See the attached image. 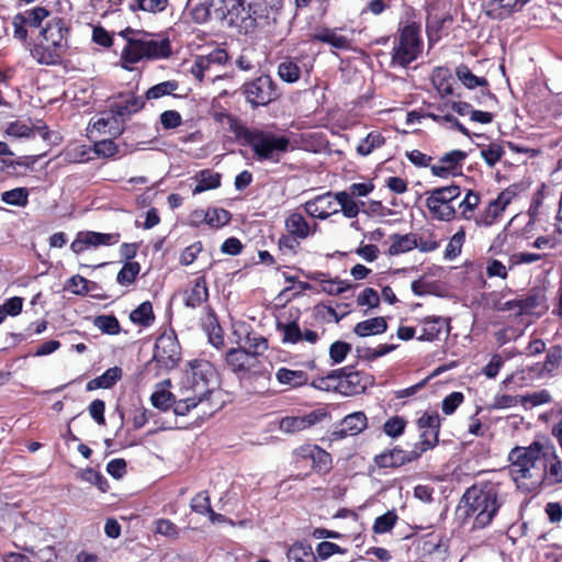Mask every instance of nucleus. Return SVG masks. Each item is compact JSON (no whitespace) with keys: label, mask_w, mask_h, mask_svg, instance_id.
<instances>
[{"label":"nucleus","mask_w":562,"mask_h":562,"mask_svg":"<svg viewBox=\"0 0 562 562\" xmlns=\"http://www.w3.org/2000/svg\"><path fill=\"white\" fill-rule=\"evenodd\" d=\"M546 442H533L529 447H515L508 454L509 471L519 488L536 491L547 475L544 458Z\"/></svg>","instance_id":"1"},{"label":"nucleus","mask_w":562,"mask_h":562,"mask_svg":"<svg viewBox=\"0 0 562 562\" xmlns=\"http://www.w3.org/2000/svg\"><path fill=\"white\" fill-rule=\"evenodd\" d=\"M229 131L241 145L250 146L259 160L279 162L290 148V139L260 128H249L231 114H224Z\"/></svg>","instance_id":"2"},{"label":"nucleus","mask_w":562,"mask_h":562,"mask_svg":"<svg viewBox=\"0 0 562 562\" xmlns=\"http://www.w3.org/2000/svg\"><path fill=\"white\" fill-rule=\"evenodd\" d=\"M461 504H463L465 516L473 518V527L485 528L504 504L501 484L491 481L475 483L467 488Z\"/></svg>","instance_id":"3"},{"label":"nucleus","mask_w":562,"mask_h":562,"mask_svg":"<svg viewBox=\"0 0 562 562\" xmlns=\"http://www.w3.org/2000/svg\"><path fill=\"white\" fill-rule=\"evenodd\" d=\"M181 381V393H191L204 403L209 402L218 385L214 366L206 360H193Z\"/></svg>","instance_id":"4"},{"label":"nucleus","mask_w":562,"mask_h":562,"mask_svg":"<svg viewBox=\"0 0 562 562\" xmlns=\"http://www.w3.org/2000/svg\"><path fill=\"white\" fill-rule=\"evenodd\" d=\"M171 54L170 42L168 38H151L143 36L140 38L128 40L122 52L123 67L131 69L127 64H135L143 58L160 59L167 58Z\"/></svg>","instance_id":"5"},{"label":"nucleus","mask_w":562,"mask_h":562,"mask_svg":"<svg viewBox=\"0 0 562 562\" xmlns=\"http://www.w3.org/2000/svg\"><path fill=\"white\" fill-rule=\"evenodd\" d=\"M423 43L420 40V29L415 24H409L401 30L397 43L393 47V66L406 67L422 53Z\"/></svg>","instance_id":"6"},{"label":"nucleus","mask_w":562,"mask_h":562,"mask_svg":"<svg viewBox=\"0 0 562 562\" xmlns=\"http://www.w3.org/2000/svg\"><path fill=\"white\" fill-rule=\"evenodd\" d=\"M460 194L461 189L459 186H447L431 190L426 199V206L430 215L438 221H451L456 216V209L452 202Z\"/></svg>","instance_id":"7"},{"label":"nucleus","mask_w":562,"mask_h":562,"mask_svg":"<svg viewBox=\"0 0 562 562\" xmlns=\"http://www.w3.org/2000/svg\"><path fill=\"white\" fill-rule=\"evenodd\" d=\"M241 92L252 109L268 105L278 98L276 85L268 75L245 82Z\"/></svg>","instance_id":"8"},{"label":"nucleus","mask_w":562,"mask_h":562,"mask_svg":"<svg viewBox=\"0 0 562 562\" xmlns=\"http://www.w3.org/2000/svg\"><path fill=\"white\" fill-rule=\"evenodd\" d=\"M180 359V347L177 339L167 334L160 335L155 344L153 360L160 368L170 370L175 368Z\"/></svg>","instance_id":"9"},{"label":"nucleus","mask_w":562,"mask_h":562,"mask_svg":"<svg viewBox=\"0 0 562 562\" xmlns=\"http://www.w3.org/2000/svg\"><path fill=\"white\" fill-rule=\"evenodd\" d=\"M285 0H252L248 10L251 15V25L268 26L277 23Z\"/></svg>","instance_id":"10"},{"label":"nucleus","mask_w":562,"mask_h":562,"mask_svg":"<svg viewBox=\"0 0 562 562\" xmlns=\"http://www.w3.org/2000/svg\"><path fill=\"white\" fill-rule=\"evenodd\" d=\"M226 366L234 373H260L259 360L246 348H231L225 355Z\"/></svg>","instance_id":"11"},{"label":"nucleus","mask_w":562,"mask_h":562,"mask_svg":"<svg viewBox=\"0 0 562 562\" xmlns=\"http://www.w3.org/2000/svg\"><path fill=\"white\" fill-rule=\"evenodd\" d=\"M515 196L516 193L512 189H505L502 191L495 200L488 203L484 212L475 218L476 225H493L501 217L505 209L510 204Z\"/></svg>","instance_id":"12"},{"label":"nucleus","mask_w":562,"mask_h":562,"mask_svg":"<svg viewBox=\"0 0 562 562\" xmlns=\"http://www.w3.org/2000/svg\"><path fill=\"white\" fill-rule=\"evenodd\" d=\"M120 234H104L97 232H79L75 240L70 245V249L75 254H81L90 247H99L101 245H114L120 240Z\"/></svg>","instance_id":"13"},{"label":"nucleus","mask_w":562,"mask_h":562,"mask_svg":"<svg viewBox=\"0 0 562 562\" xmlns=\"http://www.w3.org/2000/svg\"><path fill=\"white\" fill-rule=\"evenodd\" d=\"M305 212L319 220H326L330 215L338 213V199L336 193L326 192L319 194L304 204Z\"/></svg>","instance_id":"14"},{"label":"nucleus","mask_w":562,"mask_h":562,"mask_svg":"<svg viewBox=\"0 0 562 562\" xmlns=\"http://www.w3.org/2000/svg\"><path fill=\"white\" fill-rule=\"evenodd\" d=\"M276 326L277 330L282 335L281 340L283 344L294 345L301 341H306L313 345L319 339L317 331L312 329L302 330L295 321H289L286 323L278 321Z\"/></svg>","instance_id":"15"},{"label":"nucleus","mask_w":562,"mask_h":562,"mask_svg":"<svg viewBox=\"0 0 562 562\" xmlns=\"http://www.w3.org/2000/svg\"><path fill=\"white\" fill-rule=\"evenodd\" d=\"M68 35L69 29L60 18L49 20L40 32V36L45 43L52 44L63 52H66L69 47Z\"/></svg>","instance_id":"16"},{"label":"nucleus","mask_w":562,"mask_h":562,"mask_svg":"<svg viewBox=\"0 0 562 562\" xmlns=\"http://www.w3.org/2000/svg\"><path fill=\"white\" fill-rule=\"evenodd\" d=\"M467 153L454 149L446 153L439 158L438 164L431 165V173L439 178L454 176L461 170L462 161L467 158Z\"/></svg>","instance_id":"17"},{"label":"nucleus","mask_w":562,"mask_h":562,"mask_svg":"<svg viewBox=\"0 0 562 562\" xmlns=\"http://www.w3.org/2000/svg\"><path fill=\"white\" fill-rule=\"evenodd\" d=\"M562 361V349L559 346L550 348L543 362L528 367L531 378L543 380L553 376Z\"/></svg>","instance_id":"18"},{"label":"nucleus","mask_w":562,"mask_h":562,"mask_svg":"<svg viewBox=\"0 0 562 562\" xmlns=\"http://www.w3.org/2000/svg\"><path fill=\"white\" fill-rule=\"evenodd\" d=\"M418 459V452L403 450L398 447L375 456L374 463L379 468L402 467Z\"/></svg>","instance_id":"19"},{"label":"nucleus","mask_w":562,"mask_h":562,"mask_svg":"<svg viewBox=\"0 0 562 562\" xmlns=\"http://www.w3.org/2000/svg\"><path fill=\"white\" fill-rule=\"evenodd\" d=\"M368 426V419L363 412H355L347 415L333 432L335 439H342L347 436H356L362 432Z\"/></svg>","instance_id":"20"},{"label":"nucleus","mask_w":562,"mask_h":562,"mask_svg":"<svg viewBox=\"0 0 562 562\" xmlns=\"http://www.w3.org/2000/svg\"><path fill=\"white\" fill-rule=\"evenodd\" d=\"M547 454L544 458L547 475L542 485L551 486L562 483V461L560 460L555 447L546 442Z\"/></svg>","instance_id":"21"},{"label":"nucleus","mask_w":562,"mask_h":562,"mask_svg":"<svg viewBox=\"0 0 562 562\" xmlns=\"http://www.w3.org/2000/svg\"><path fill=\"white\" fill-rule=\"evenodd\" d=\"M64 53L65 52L57 49L52 44L45 43L43 40L30 47L31 56L40 65L46 66L59 65L61 63Z\"/></svg>","instance_id":"22"},{"label":"nucleus","mask_w":562,"mask_h":562,"mask_svg":"<svg viewBox=\"0 0 562 562\" xmlns=\"http://www.w3.org/2000/svg\"><path fill=\"white\" fill-rule=\"evenodd\" d=\"M319 420V415L312 412L304 416H288L280 420L279 428L286 434H295L302 431Z\"/></svg>","instance_id":"23"},{"label":"nucleus","mask_w":562,"mask_h":562,"mask_svg":"<svg viewBox=\"0 0 562 562\" xmlns=\"http://www.w3.org/2000/svg\"><path fill=\"white\" fill-rule=\"evenodd\" d=\"M422 334L417 337L418 340L434 341L446 329L449 333V321L440 316H429L423 319Z\"/></svg>","instance_id":"24"},{"label":"nucleus","mask_w":562,"mask_h":562,"mask_svg":"<svg viewBox=\"0 0 562 562\" xmlns=\"http://www.w3.org/2000/svg\"><path fill=\"white\" fill-rule=\"evenodd\" d=\"M145 101L140 97H135L133 94L126 97V99L115 102L111 104L110 109L112 113L117 117V121L122 125L126 117L131 114L138 112L144 108Z\"/></svg>","instance_id":"25"},{"label":"nucleus","mask_w":562,"mask_h":562,"mask_svg":"<svg viewBox=\"0 0 562 562\" xmlns=\"http://www.w3.org/2000/svg\"><path fill=\"white\" fill-rule=\"evenodd\" d=\"M519 313L529 315H541L548 310L547 300L543 291L537 290L519 300Z\"/></svg>","instance_id":"26"},{"label":"nucleus","mask_w":562,"mask_h":562,"mask_svg":"<svg viewBox=\"0 0 562 562\" xmlns=\"http://www.w3.org/2000/svg\"><path fill=\"white\" fill-rule=\"evenodd\" d=\"M184 304L188 307L196 308L209 299V290L204 277H198L190 290L184 292Z\"/></svg>","instance_id":"27"},{"label":"nucleus","mask_w":562,"mask_h":562,"mask_svg":"<svg viewBox=\"0 0 562 562\" xmlns=\"http://www.w3.org/2000/svg\"><path fill=\"white\" fill-rule=\"evenodd\" d=\"M391 245L387 249L390 256H398L417 247V234H393L390 236Z\"/></svg>","instance_id":"28"},{"label":"nucleus","mask_w":562,"mask_h":562,"mask_svg":"<svg viewBox=\"0 0 562 562\" xmlns=\"http://www.w3.org/2000/svg\"><path fill=\"white\" fill-rule=\"evenodd\" d=\"M251 5L250 0H233L228 1V15L225 20L229 26L236 25L238 22L249 20L251 22L252 13L249 12L248 7Z\"/></svg>","instance_id":"29"},{"label":"nucleus","mask_w":562,"mask_h":562,"mask_svg":"<svg viewBox=\"0 0 562 562\" xmlns=\"http://www.w3.org/2000/svg\"><path fill=\"white\" fill-rule=\"evenodd\" d=\"M91 126L92 130L99 133H109L113 136L120 135L123 131L122 125L111 109L109 113H103L101 116L93 119Z\"/></svg>","instance_id":"30"},{"label":"nucleus","mask_w":562,"mask_h":562,"mask_svg":"<svg viewBox=\"0 0 562 562\" xmlns=\"http://www.w3.org/2000/svg\"><path fill=\"white\" fill-rule=\"evenodd\" d=\"M387 324L384 317L378 316L359 322L353 327V333L359 337H368L385 333Z\"/></svg>","instance_id":"31"},{"label":"nucleus","mask_w":562,"mask_h":562,"mask_svg":"<svg viewBox=\"0 0 562 562\" xmlns=\"http://www.w3.org/2000/svg\"><path fill=\"white\" fill-rule=\"evenodd\" d=\"M222 176L218 172H214L210 169H204L196 173V184L192 189V194L196 195L207 190L217 189L221 186Z\"/></svg>","instance_id":"32"},{"label":"nucleus","mask_w":562,"mask_h":562,"mask_svg":"<svg viewBox=\"0 0 562 562\" xmlns=\"http://www.w3.org/2000/svg\"><path fill=\"white\" fill-rule=\"evenodd\" d=\"M284 224L288 233L299 239L307 238L311 233L308 223L304 216L297 212L290 213Z\"/></svg>","instance_id":"33"},{"label":"nucleus","mask_w":562,"mask_h":562,"mask_svg":"<svg viewBox=\"0 0 562 562\" xmlns=\"http://www.w3.org/2000/svg\"><path fill=\"white\" fill-rule=\"evenodd\" d=\"M277 380L284 385L291 387H299L307 383V373L302 370H290L286 368H280L276 373Z\"/></svg>","instance_id":"34"},{"label":"nucleus","mask_w":562,"mask_h":562,"mask_svg":"<svg viewBox=\"0 0 562 562\" xmlns=\"http://www.w3.org/2000/svg\"><path fill=\"white\" fill-rule=\"evenodd\" d=\"M315 41L331 45L337 49H348L350 47V41L340 34H337L334 30L324 29L313 35Z\"/></svg>","instance_id":"35"},{"label":"nucleus","mask_w":562,"mask_h":562,"mask_svg":"<svg viewBox=\"0 0 562 562\" xmlns=\"http://www.w3.org/2000/svg\"><path fill=\"white\" fill-rule=\"evenodd\" d=\"M38 133L44 139L47 138L48 132L46 131V126L42 127H32L26 123L15 121L9 124L7 128V134L14 137H32L35 133Z\"/></svg>","instance_id":"36"},{"label":"nucleus","mask_w":562,"mask_h":562,"mask_svg":"<svg viewBox=\"0 0 562 562\" xmlns=\"http://www.w3.org/2000/svg\"><path fill=\"white\" fill-rule=\"evenodd\" d=\"M451 75L447 68L437 67L431 76V80L437 88L438 92L442 95H450L453 93L452 86L450 83Z\"/></svg>","instance_id":"37"},{"label":"nucleus","mask_w":562,"mask_h":562,"mask_svg":"<svg viewBox=\"0 0 562 562\" xmlns=\"http://www.w3.org/2000/svg\"><path fill=\"white\" fill-rule=\"evenodd\" d=\"M278 76L284 82L293 83L300 79L301 68L295 60L286 58L279 64Z\"/></svg>","instance_id":"38"},{"label":"nucleus","mask_w":562,"mask_h":562,"mask_svg":"<svg viewBox=\"0 0 562 562\" xmlns=\"http://www.w3.org/2000/svg\"><path fill=\"white\" fill-rule=\"evenodd\" d=\"M456 76L468 89L487 86V80L484 77L475 76L467 65L458 66L456 69Z\"/></svg>","instance_id":"39"},{"label":"nucleus","mask_w":562,"mask_h":562,"mask_svg":"<svg viewBox=\"0 0 562 562\" xmlns=\"http://www.w3.org/2000/svg\"><path fill=\"white\" fill-rule=\"evenodd\" d=\"M289 562H316L310 544L294 543L286 553Z\"/></svg>","instance_id":"40"},{"label":"nucleus","mask_w":562,"mask_h":562,"mask_svg":"<svg viewBox=\"0 0 562 562\" xmlns=\"http://www.w3.org/2000/svg\"><path fill=\"white\" fill-rule=\"evenodd\" d=\"M130 319L134 324L145 327L149 326L155 319L151 303L149 301L143 302L138 307L131 312Z\"/></svg>","instance_id":"41"},{"label":"nucleus","mask_w":562,"mask_h":562,"mask_svg":"<svg viewBox=\"0 0 562 562\" xmlns=\"http://www.w3.org/2000/svg\"><path fill=\"white\" fill-rule=\"evenodd\" d=\"M190 507L193 512L201 515H209L212 522H215V512L211 507L210 496L207 492L198 493L192 499Z\"/></svg>","instance_id":"42"},{"label":"nucleus","mask_w":562,"mask_h":562,"mask_svg":"<svg viewBox=\"0 0 562 562\" xmlns=\"http://www.w3.org/2000/svg\"><path fill=\"white\" fill-rule=\"evenodd\" d=\"M338 199V213L341 212L347 218H355L360 212V205L353 198L344 191L336 192Z\"/></svg>","instance_id":"43"},{"label":"nucleus","mask_w":562,"mask_h":562,"mask_svg":"<svg viewBox=\"0 0 562 562\" xmlns=\"http://www.w3.org/2000/svg\"><path fill=\"white\" fill-rule=\"evenodd\" d=\"M384 137L379 132H371L361 139L359 145L357 146V153L361 156L370 155L374 149L380 148L384 145Z\"/></svg>","instance_id":"44"},{"label":"nucleus","mask_w":562,"mask_h":562,"mask_svg":"<svg viewBox=\"0 0 562 562\" xmlns=\"http://www.w3.org/2000/svg\"><path fill=\"white\" fill-rule=\"evenodd\" d=\"M361 379L358 372H348L342 379V382H338L337 389L345 394H357L364 390V385L360 383Z\"/></svg>","instance_id":"45"},{"label":"nucleus","mask_w":562,"mask_h":562,"mask_svg":"<svg viewBox=\"0 0 562 562\" xmlns=\"http://www.w3.org/2000/svg\"><path fill=\"white\" fill-rule=\"evenodd\" d=\"M140 271V266L136 261H127L124 263L122 269L119 271L116 276V281L121 285H130L135 282L138 273Z\"/></svg>","instance_id":"46"},{"label":"nucleus","mask_w":562,"mask_h":562,"mask_svg":"<svg viewBox=\"0 0 562 562\" xmlns=\"http://www.w3.org/2000/svg\"><path fill=\"white\" fill-rule=\"evenodd\" d=\"M546 254H535V252H514L508 257V268L514 269L520 265H531L537 261L544 259Z\"/></svg>","instance_id":"47"},{"label":"nucleus","mask_w":562,"mask_h":562,"mask_svg":"<svg viewBox=\"0 0 562 562\" xmlns=\"http://www.w3.org/2000/svg\"><path fill=\"white\" fill-rule=\"evenodd\" d=\"M182 397L179 401L172 402V405L175 406L173 411L177 415L184 416L189 413L191 408L196 407L199 404H204L203 401L198 398L191 393H181Z\"/></svg>","instance_id":"48"},{"label":"nucleus","mask_w":562,"mask_h":562,"mask_svg":"<svg viewBox=\"0 0 562 562\" xmlns=\"http://www.w3.org/2000/svg\"><path fill=\"white\" fill-rule=\"evenodd\" d=\"M1 200L10 205L25 206L29 202V192L25 188H15L4 191L1 194Z\"/></svg>","instance_id":"49"},{"label":"nucleus","mask_w":562,"mask_h":562,"mask_svg":"<svg viewBox=\"0 0 562 562\" xmlns=\"http://www.w3.org/2000/svg\"><path fill=\"white\" fill-rule=\"evenodd\" d=\"M232 218V215L228 211L224 209H213L209 210L204 214V221L211 226V227H222L229 223Z\"/></svg>","instance_id":"50"},{"label":"nucleus","mask_w":562,"mask_h":562,"mask_svg":"<svg viewBox=\"0 0 562 562\" xmlns=\"http://www.w3.org/2000/svg\"><path fill=\"white\" fill-rule=\"evenodd\" d=\"M93 324L104 334L116 335L120 333V323L113 315L97 316Z\"/></svg>","instance_id":"51"},{"label":"nucleus","mask_w":562,"mask_h":562,"mask_svg":"<svg viewBox=\"0 0 562 562\" xmlns=\"http://www.w3.org/2000/svg\"><path fill=\"white\" fill-rule=\"evenodd\" d=\"M310 457L313 462V468L317 471H328L330 469L331 458L328 452L319 447H313L310 450Z\"/></svg>","instance_id":"52"},{"label":"nucleus","mask_w":562,"mask_h":562,"mask_svg":"<svg viewBox=\"0 0 562 562\" xmlns=\"http://www.w3.org/2000/svg\"><path fill=\"white\" fill-rule=\"evenodd\" d=\"M179 85L176 80H167L153 86L146 92V99H159L164 95H169L178 89Z\"/></svg>","instance_id":"53"},{"label":"nucleus","mask_w":562,"mask_h":562,"mask_svg":"<svg viewBox=\"0 0 562 562\" xmlns=\"http://www.w3.org/2000/svg\"><path fill=\"white\" fill-rule=\"evenodd\" d=\"M480 203L479 193L468 190L464 199L459 203V207L461 209V215L464 220H471L473 216V212L475 207Z\"/></svg>","instance_id":"54"},{"label":"nucleus","mask_w":562,"mask_h":562,"mask_svg":"<svg viewBox=\"0 0 562 562\" xmlns=\"http://www.w3.org/2000/svg\"><path fill=\"white\" fill-rule=\"evenodd\" d=\"M168 0H134L130 3L132 11L143 10L146 12H161L166 9Z\"/></svg>","instance_id":"55"},{"label":"nucleus","mask_w":562,"mask_h":562,"mask_svg":"<svg viewBox=\"0 0 562 562\" xmlns=\"http://www.w3.org/2000/svg\"><path fill=\"white\" fill-rule=\"evenodd\" d=\"M397 521V515L393 510H389L385 514L375 518L373 524V531L375 533H385L392 530Z\"/></svg>","instance_id":"56"},{"label":"nucleus","mask_w":562,"mask_h":562,"mask_svg":"<svg viewBox=\"0 0 562 562\" xmlns=\"http://www.w3.org/2000/svg\"><path fill=\"white\" fill-rule=\"evenodd\" d=\"M245 345L248 347V352L255 355L256 358L268 349L267 339L254 333H248L246 335Z\"/></svg>","instance_id":"57"},{"label":"nucleus","mask_w":562,"mask_h":562,"mask_svg":"<svg viewBox=\"0 0 562 562\" xmlns=\"http://www.w3.org/2000/svg\"><path fill=\"white\" fill-rule=\"evenodd\" d=\"M25 19V24L31 27H40L42 22L49 16V11L43 7H36L21 13Z\"/></svg>","instance_id":"58"},{"label":"nucleus","mask_w":562,"mask_h":562,"mask_svg":"<svg viewBox=\"0 0 562 562\" xmlns=\"http://www.w3.org/2000/svg\"><path fill=\"white\" fill-rule=\"evenodd\" d=\"M464 240L465 232L463 228H461L451 237L449 244L446 247L445 257L448 259H454L457 256H459Z\"/></svg>","instance_id":"59"},{"label":"nucleus","mask_w":562,"mask_h":562,"mask_svg":"<svg viewBox=\"0 0 562 562\" xmlns=\"http://www.w3.org/2000/svg\"><path fill=\"white\" fill-rule=\"evenodd\" d=\"M503 155L504 149L497 143H491L487 147L481 149V157L490 167H494Z\"/></svg>","instance_id":"60"},{"label":"nucleus","mask_w":562,"mask_h":562,"mask_svg":"<svg viewBox=\"0 0 562 562\" xmlns=\"http://www.w3.org/2000/svg\"><path fill=\"white\" fill-rule=\"evenodd\" d=\"M438 435L439 434H435L434 431L423 430L420 434V440L413 448L414 452H418V458L424 452L435 447L436 442L438 441Z\"/></svg>","instance_id":"61"},{"label":"nucleus","mask_w":562,"mask_h":562,"mask_svg":"<svg viewBox=\"0 0 562 562\" xmlns=\"http://www.w3.org/2000/svg\"><path fill=\"white\" fill-rule=\"evenodd\" d=\"M351 351V345L345 341H335L329 348V357L334 363H341Z\"/></svg>","instance_id":"62"},{"label":"nucleus","mask_w":562,"mask_h":562,"mask_svg":"<svg viewBox=\"0 0 562 562\" xmlns=\"http://www.w3.org/2000/svg\"><path fill=\"white\" fill-rule=\"evenodd\" d=\"M150 402L154 407L167 411L172 405L173 394L166 390L156 391L151 394Z\"/></svg>","instance_id":"63"},{"label":"nucleus","mask_w":562,"mask_h":562,"mask_svg":"<svg viewBox=\"0 0 562 562\" xmlns=\"http://www.w3.org/2000/svg\"><path fill=\"white\" fill-rule=\"evenodd\" d=\"M350 288V284L341 280L325 279L321 281V290L329 295H338Z\"/></svg>","instance_id":"64"}]
</instances>
